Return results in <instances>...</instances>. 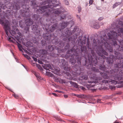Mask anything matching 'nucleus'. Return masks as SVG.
Here are the masks:
<instances>
[{"mask_svg": "<svg viewBox=\"0 0 123 123\" xmlns=\"http://www.w3.org/2000/svg\"><path fill=\"white\" fill-rule=\"evenodd\" d=\"M104 19L103 17H101L99 18L98 19V20L99 21H101L102 20Z\"/></svg>", "mask_w": 123, "mask_h": 123, "instance_id": "13d9d810", "label": "nucleus"}, {"mask_svg": "<svg viewBox=\"0 0 123 123\" xmlns=\"http://www.w3.org/2000/svg\"><path fill=\"white\" fill-rule=\"evenodd\" d=\"M57 45L60 48H62L64 46V43L62 41H60Z\"/></svg>", "mask_w": 123, "mask_h": 123, "instance_id": "72a5a7b5", "label": "nucleus"}, {"mask_svg": "<svg viewBox=\"0 0 123 123\" xmlns=\"http://www.w3.org/2000/svg\"><path fill=\"white\" fill-rule=\"evenodd\" d=\"M82 37V36H80L79 37V40L77 39V43L76 45L77 47L78 46L80 47V55L81 56L85 57L87 53L86 47L83 45V41L82 40L81 38Z\"/></svg>", "mask_w": 123, "mask_h": 123, "instance_id": "9d476101", "label": "nucleus"}, {"mask_svg": "<svg viewBox=\"0 0 123 123\" xmlns=\"http://www.w3.org/2000/svg\"><path fill=\"white\" fill-rule=\"evenodd\" d=\"M68 82H69L72 85L76 88H78V85L77 84L74 82H73L71 81H69Z\"/></svg>", "mask_w": 123, "mask_h": 123, "instance_id": "7c9ffc66", "label": "nucleus"}, {"mask_svg": "<svg viewBox=\"0 0 123 123\" xmlns=\"http://www.w3.org/2000/svg\"><path fill=\"white\" fill-rule=\"evenodd\" d=\"M32 17L33 20L38 21L39 19L38 23H40L41 25H42V23L41 21L42 18H39V16L38 14H34L32 16Z\"/></svg>", "mask_w": 123, "mask_h": 123, "instance_id": "aec40b11", "label": "nucleus"}, {"mask_svg": "<svg viewBox=\"0 0 123 123\" xmlns=\"http://www.w3.org/2000/svg\"><path fill=\"white\" fill-rule=\"evenodd\" d=\"M101 46H98L96 49V51L98 54L102 58H103V59H101L100 60L99 58L98 60L99 61L98 62L97 60V58L96 56L95 57V58L96 59L97 62L96 64V66H94L96 67H99L100 69L102 70L104 72L105 70L106 67L103 64L105 62V61L104 59L106 58V56L104 55L103 54L106 56L108 55V53L105 50H104L103 48L102 47L103 46L102 45V44H101Z\"/></svg>", "mask_w": 123, "mask_h": 123, "instance_id": "423d86ee", "label": "nucleus"}, {"mask_svg": "<svg viewBox=\"0 0 123 123\" xmlns=\"http://www.w3.org/2000/svg\"><path fill=\"white\" fill-rule=\"evenodd\" d=\"M0 24L4 26L3 28L5 31L7 35V30L9 28V23L8 21L7 20H4V19H0Z\"/></svg>", "mask_w": 123, "mask_h": 123, "instance_id": "4468645a", "label": "nucleus"}, {"mask_svg": "<svg viewBox=\"0 0 123 123\" xmlns=\"http://www.w3.org/2000/svg\"><path fill=\"white\" fill-rule=\"evenodd\" d=\"M43 67L46 70H49V69H53V68L51 65L49 64H45L44 66H43Z\"/></svg>", "mask_w": 123, "mask_h": 123, "instance_id": "a878e982", "label": "nucleus"}, {"mask_svg": "<svg viewBox=\"0 0 123 123\" xmlns=\"http://www.w3.org/2000/svg\"><path fill=\"white\" fill-rule=\"evenodd\" d=\"M119 5V4L118 3H116L113 6V8H114Z\"/></svg>", "mask_w": 123, "mask_h": 123, "instance_id": "8fccbe9b", "label": "nucleus"}, {"mask_svg": "<svg viewBox=\"0 0 123 123\" xmlns=\"http://www.w3.org/2000/svg\"><path fill=\"white\" fill-rule=\"evenodd\" d=\"M29 26L26 25V26L24 27V30L25 31V33H27L29 32L30 29Z\"/></svg>", "mask_w": 123, "mask_h": 123, "instance_id": "ea45409f", "label": "nucleus"}, {"mask_svg": "<svg viewBox=\"0 0 123 123\" xmlns=\"http://www.w3.org/2000/svg\"><path fill=\"white\" fill-rule=\"evenodd\" d=\"M107 36L108 38L105 34L103 36H101L100 37L101 42L100 43L101 44H102L103 46H104L108 51L112 52L113 51L112 45H111V43L108 42L109 39H112V45L114 46H117V45L116 40L118 37L117 36L116 32L113 31H111L110 32H108Z\"/></svg>", "mask_w": 123, "mask_h": 123, "instance_id": "7ed1b4c3", "label": "nucleus"}, {"mask_svg": "<svg viewBox=\"0 0 123 123\" xmlns=\"http://www.w3.org/2000/svg\"><path fill=\"white\" fill-rule=\"evenodd\" d=\"M89 38L87 37L86 43V46L88 48V53L87 51V55L84 57L86 58L87 55L88 61L85 60L84 62L83 63V66L86 67V68L88 69L90 68V67H92L93 66H96L97 62L96 59L95 58L96 54L91 47V44H90L89 41Z\"/></svg>", "mask_w": 123, "mask_h": 123, "instance_id": "39448f33", "label": "nucleus"}, {"mask_svg": "<svg viewBox=\"0 0 123 123\" xmlns=\"http://www.w3.org/2000/svg\"><path fill=\"white\" fill-rule=\"evenodd\" d=\"M16 42V43H17V46H18V47L19 49V50L21 51L22 52H23V51L22 50V45L20 44L19 43H18V42L17 41Z\"/></svg>", "mask_w": 123, "mask_h": 123, "instance_id": "58836bf2", "label": "nucleus"}, {"mask_svg": "<svg viewBox=\"0 0 123 123\" xmlns=\"http://www.w3.org/2000/svg\"><path fill=\"white\" fill-rule=\"evenodd\" d=\"M116 32L117 34V36H120V34H122L123 35V28H121L118 29L116 31H115Z\"/></svg>", "mask_w": 123, "mask_h": 123, "instance_id": "bb28decb", "label": "nucleus"}, {"mask_svg": "<svg viewBox=\"0 0 123 123\" xmlns=\"http://www.w3.org/2000/svg\"><path fill=\"white\" fill-rule=\"evenodd\" d=\"M92 70V71H93L94 72H99V70L97 68H96L95 67H91Z\"/></svg>", "mask_w": 123, "mask_h": 123, "instance_id": "a19ab883", "label": "nucleus"}, {"mask_svg": "<svg viewBox=\"0 0 123 123\" xmlns=\"http://www.w3.org/2000/svg\"><path fill=\"white\" fill-rule=\"evenodd\" d=\"M23 45L27 47H31L32 46V43L29 41H28L26 43H23Z\"/></svg>", "mask_w": 123, "mask_h": 123, "instance_id": "c756f323", "label": "nucleus"}, {"mask_svg": "<svg viewBox=\"0 0 123 123\" xmlns=\"http://www.w3.org/2000/svg\"><path fill=\"white\" fill-rule=\"evenodd\" d=\"M53 117L58 121H60L61 122H64V121L60 118V117L56 115L53 116Z\"/></svg>", "mask_w": 123, "mask_h": 123, "instance_id": "f704fd0d", "label": "nucleus"}, {"mask_svg": "<svg viewBox=\"0 0 123 123\" xmlns=\"http://www.w3.org/2000/svg\"><path fill=\"white\" fill-rule=\"evenodd\" d=\"M33 22L32 19L31 18H27L25 20V23L27 26H31L33 24Z\"/></svg>", "mask_w": 123, "mask_h": 123, "instance_id": "4be33fe9", "label": "nucleus"}, {"mask_svg": "<svg viewBox=\"0 0 123 123\" xmlns=\"http://www.w3.org/2000/svg\"><path fill=\"white\" fill-rule=\"evenodd\" d=\"M54 47L53 45H49L48 46V48L49 51H52L54 49Z\"/></svg>", "mask_w": 123, "mask_h": 123, "instance_id": "4c0bfd02", "label": "nucleus"}, {"mask_svg": "<svg viewBox=\"0 0 123 123\" xmlns=\"http://www.w3.org/2000/svg\"><path fill=\"white\" fill-rule=\"evenodd\" d=\"M86 35H85V36H84L82 40L83 43V45L84 44H86Z\"/></svg>", "mask_w": 123, "mask_h": 123, "instance_id": "37998d69", "label": "nucleus"}, {"mask_svg": "<svg viewBox=\"0 0 123 123\" xmlns=\"http://www.w3.org/2000/svg\"><path fill=\"white\" fill-rule=\"evenodd\" d=\"M38 62L40 64H42V62L41 61L39 60H38Z\"/></svg>", "mask_w": 123, "mask_h": 123, "instance_id": "0e129e2a", "label": "nucleus"}, {"mask_svg": "<svg viewBox=\"0 0 123 123\" xmlns=\"http://www.w3.org/2000/svg\"><path fill=\"white\" fill-rule=\"evenodd\" d=\"M119 42L120 44L123 47V40L120 39L119 41Z\"/></svg>", "mask_w": 123, "mask_h": 123, "instance_id": "603ef678", "label": "nucleus"}, {"mask_svg": "<svg viewBox=\"0 0 123 123\" xmlns=\"http://www.w3.org/2000/svg\"><path fill=\"white\" fill-rule=\"evenodd\" d=\"M93 3V0H90L89 1V3L90 5H92Z\"/></svg>", "mask_w": 123, "mask_h": 123, "instance_id": "052dcab7", "label": "nucleus"}, {"mask_svg": "<svg viewBox=\"0 0 123 123\" xmlns=\"http://www.w3.org/2000/svg\"><path fill=\"white\" fill-rule=\"evenodd\" d=\"M47 53V51L46 50L44 49H43L41 51V53L43 55H46Z\"/></svg>", "mask_w": 123, "mask_h": 123, "instance_id": "a18cd8bd", "label": "nucleus"}, {"mask_svg": "<svg viewBox=\"0 0 123 123\" xmlns=\"http://www.w3.org/2000/svg\"><path fill=\"white\" fill-rule=\"evenodd\" d=\"M10 27H9V29L7 30L8 33V31H9V30H10ZM6 35L7 36H7H6V37H7L8 40L10 42L14 43V40H15V39H16V40L19 43H20L21 42L22 38L19 36L17 35L16 37V36H15V38H14V37L11 36H8V34H7H7Z\"/></svg>", "mask_w": 123, "mask_h": 123, "instance_id": "2eb2a0df", "label": "nucleus"}, {"mask_svg": "<svg viewBox=\"0 0 123 123\" xmlns=\"http://www.w3.org/2000/svg\"><path fill=\"white\" fill-rule=\"evenodd\" d=\"M114 64L112 66V67H111V68H113V69H111L110 70H106L103 73H102V74L100 73L102 76L103 77V78L106 79H108L109 80H103L102 81L103 83H105L108 84L110 83V82H111L112 84H116L117 83V81L115 80H113L111 79L110 78L113 77L115 80H121L122 79V77L121 76L119 75V74H121L122 73H120L119 71L117 72H112L111 70H113L114 71H115L116 69L115 68Z\"/></svg>", "mask_w": 123, "mask_h": 123, "instance_id": "20e7f679", "label": "nucleus"}, {"mask_svg": "<svg viewBox=\"0 0 123 123\" xmlns=\"http://www.w3.org/2000/svg\"><path fill=\"white\" fill-rule=\"evenodd\" d=\"M91 23H92V24H90V25L91 27H93L94 28L98 29L99 27V25L98 23H97L96 21L92 20Z\"/></svg>", "mask_w": 123, "mask_h": 123, "instance_id": "412c9836", "label": "nucleus"}, {"mask_svg": "<svg viewBox=\"0 0 123 123\" xmlns=\"http://www.w3.org/2000/svg\"><path fill=\"white\" fill-rule=\"evenodd\" d=\"M64 3L65 4L67 5H69V3L68 0H65Z\"/></svg>", "mask_w": 123, "mask_h": 123, "instance_id": "5fc2aeb1", "label": "nucleus"}, {"mask_svg": "<svg viewBox=\"0 0 123 123\" xmlns=\"http://www.w3.org/2000/svg\"><path fill=\"white\" fill-rule=\"evenodd\" d=\"M61 30H57L55 31L54 34L53 33V34L47 33L43 34V38L45 40L49 41V42L50 43L53 37L58 36L61 37V36H66L68 34L67 33H68V31L67 29H66L63 32H62Z\"/></svg>", "mask_w": 123, "mask_h": 123, "instance_id": "6e6552de", "label": "nucleus"}, {"mask_svg": "<svg viewBox=\"0 0 123 123\" xmlns=\"http://www.w3.org/2000/svg\"><path fill=\"white\" fill-rule=\"evenodd\" d=\"M32 29L36 35H40V29L37 25H33L32 27Z\"/></svg>", "mask_w": 123, "mask_h": 123, "instance_id": "f3484780", "label": "nucleus"}, {"mask_svg": "<svg viewBox=\"0 0 123 123\" xmlns=\"http://www.w3.org/2000/svg\"><path fill=\"white\" fill-rule=\"evenodd\" d=\"M116 49L118 51H123V46H120L119 45H118L117 46Z\"/></svg>", "mask_w": 123, "mask_h": 123, "instance_id": "473e14b6", "label": "nucleus"}, {"mask_svg": "<svg viewBox=\"0 0 123 123\" xmlns=\"http://www.w3.org/2000/svg\"><path fill=\"white\" fill-rule=\"evenodd\" d=\"M66 15L64 14H61V19H63L65 18Z\"/></svg>", "mask_w": 123, "mask_h": 123, "instance_id": "864d4df0", "label": "nucleus"}, {"mask_svg": "<svg viewBox=\"0 0 123 123\" xmlns=\"http://www.w3.org/2000/svg\"><path fill=\"white\" fill-rule=\"evenodd\" d=\"M81 89L84 91H85L86 90V89L84 87L82 86L81 88Z\"/></svg>", "mask_w": 123, "mask_h": 123, "instance_id": "69168bd1", "label": "nucleus"}, {"mask_svg": "<svg viewBox=\"0 0 123 123\" xmlns=\"http://www.w3.org/2000/svg\"><path fill=\"white\" fill-rule=\"evenodd\" d=\"M106 61L109 64L113 65L112 64L113 62V60L112 58L109 57H107Z\"/></svg>", "mask_w": 123, "mask_h": 123, "instance_id": "cd10ccee", "label": "nucleus"}, {"mask_svg": "<svg viewBox=\"0 0 123 123\" xmlns=\"http://www.w3.org/2000/svg\"><path fill=\"white\" fill-rule=\"evenodd\" d=\"M13 95L16 98H18V96L17 95L14 94Z\"/></svg>", "mask_w": 123, "mask_h": 123, "instance_id": "bf43d9fd", "label": "nucleus"}, {"mask_svg": "<svg viewBox=\"0 0 123 123\" xmlns=\"http://www.w3.org/2000/svg\"><path fill=\"white\" fill-rule=\"evenodd\" d=\"M55 92H58L59 93H61L62 92L61 91L56 90L55 91Z\"/></svg>", "mask_w": 123, "mask_h": 123, "instance_id": "774afa93", "label": "nucleus"}, {"mask_svg": "<svg viewBox=\"0 0 123 123\" xmlns=\"http://www.w3.org/2000/svg\"><path fill=\"white\" fill-rule=\"evenodd\" d=\"M45 2H48L51 6H54L52 7L53 10L50 11L49 13V15H52L53 17L51 18H53L55 14L58 15L59 14L63 12V7H60L59 8H56L55 9L54 8L56 7L59 5V0H45Z\"/></svg>", "mask_w": 123, "mask_h": 123, "instance_id": "0eeeda50", "label": "nucleus"}, {"mask_svg": "<svg viewBox=\"0 0 123 123\" xmlns=\"http://www.w3.org/2000/svg\"><path fill=\"white\" fill-rule=\"evenodd\" d=\"M14 15L16 19H20V15H18L17 13H15Z\"/></svg>", "mask_w": 123, "mask_h": 123, "instance_id": "c03bdc74", "label": "nucleus"}, {"mask_svg": "<svg viewBox=\"0 0 123 123\" xmlns=\"http://www.w3.org/2000/svg\"><path fill=\"white\" fill-rule=\"evenodd\" d=\"M115 68L116 69L115 72L119 71L120 73H123V59L120 61V63H116L114 64ZM112 72H113V70L111 71ZM115 71H114L115 72Z\"/></svg>", "mask_w": 123, "mask_h": 123, "instance_id": "ddd939ff", "label": "nucleus"}, {"mask_svg": "<svg viewBox=\"0 0 123 123\" xmlns=\"http://www.w3.org/2000/svg\"><path fill=\"white\" fill-rule=\"evenodd\" d=\"M13 9L16 10H18L20 8L19 4V3H14L12 5Z\"/></svg>", "mask_w": 123, "mask_h": 123, "instance_id": "393cba45", "label": "nucleus"}, {"mask_svg": "<svg viewBox=\"0 0 123 123\" xmlns=\"http://www.w3.org/2000/svg\"><path fill=\"white\" fill-rule=\"evenodd\" d=\"M77 96L79 98H84V95L83 94H78L77 95Z\"/></svg>", "mask_w": 123, "mask_h": 123, "instance_id": "de8ad7c7", "label": "nucleus"}, {"mask_svg": "<svg viewBox=\"0 0 123 123\" xmlns=\"http://www.w3.org/2000/svg\"><path fill=\"white\" fill-rule=\"evenodd\" d=\"M83 77L85 80H87L88 78V76H87L85 75L83 76Z\"/></svg>", "mask_w": 123, "mask_h": 123, "instance_id": "4d7b16f0", "label": "nucleus"}, {"mask_svg": "<svg viewBox=\"0 0 123 123\" xmlns=\"http://www.w3.org/2000/svg\"><path fill=\"white\" fill-rule=\"evenodd\" d=\"M78 29L77 27H75L74 29L71 32H69L68 30V34L66 36H61V37L64 38H63L64 41L68 42V44L65 46L64 50L65 51H67V54H70L72 53H73L70 55L68 56L67 58H69L70 57V58L69 62L72 65H74L77 62L79 64H81V58L80 57L79 55L80 54V52L79 50L77 49V46L75 42L76 39L77 38V36L79 35V33H77L76 35H74L71 36L69 37L72 35L74 34V32H76L78 31Z\"/></svg>", "mask_w": 123, "mask_h": 123, "instance_id": "f257e3e1", "label": "nucleus"}, {"mask_svg": "<svg viewBox=\"0 0 123 123\" xmlns=\"http://www.w3.org/2000/svg\"><path fill=\"white\" fill-rule=\"evenodd\" d=\"M72 22L71 21L69 22H65V21L62 22V23L60 24V28L61 29H57V30H61V32H63V31H64L66 29H67L68 30V31H69V32H72V31L75 28V27H77V28L78 29V30L77 32H74V35H76V34L78 33H79V34L80 33V31L79 30V29L78 27L77 26H75L72 31H70V30L68 28H66L65 30H64L63 31L62 30L63 29L66 27L67 26H70V28H69L71 27L72 26V25L71 24V23H72Z\"/></svg>", "mask_w": 123, "mask_h": 123, "instance_id": "f8f14e48", "label": "nucleus"}, {"mask_svg": "<svg viewBox=\"0 0 123 123\" xmlns=\"http://www.w3.org/2000/svg\"><path fill=\"white\" fill-rule=\"evenodd\" d=\"M24 57H25L28 60H29L31 59L30 57L27 55L26 54L25 55L24 54Z\"/></svg>", "mask_w": 123, "mask_h": 123, "instance_id": "3c124183", "label": "nucleus"}, {"mask_svg": "<svg viewBox=\"0 0 123 123\" xmlns=\"http://www.w3.org/2000/svg\"><path fill=\"white\" fill-rule=\"evenodd\" d=\"M60 65L66 71L64 72L66 78L68 79L71 80L72 77L70 73L68 72L73 73V71L71 69L69 65H68L67 62L64 59H61L59 60Z\"/></svg>", "mask_w": 123, "mask_h": 123, "instance_id": "1a4fd4ad", "label": "nucleus"}, {"mask_svg": "<svg viewBox=\"0 0 123 123\" xmlns=\"http://www.w3.org/2000/svg\"><path fill=\"white\" fill-rule=\"evenodd\" d=\"M49 55L51 57L54 58L58 56V54L55 53L52 51H51Z\"/></svg>", "mask_w": 123, "mask_h": 123, "instance_id": "2f4dec72", "label": "nucleus"}, {"mask_svg": "<svg viewBox=\"0 0 123 123\" xmlns=\"http://www.w3.org/2000/svg\"><path fill=\"white\" fill-rule=\"evenodd\" d=\"M97 102L98 103H100L101 102V100L100 99H98L97 100Z\"/></svg>", "mask_w": 123, "mask_h": 123, "instance_id": "338daca9", "label": "nucleus"}, {"mask_svg": "<svg viewBox=\"0 0 123 123\" xmlns=\"http://www.w3.org/2000/svg\"><path fill=\"white\" fill-rule=\"evenodd\" d=\"M31 57L33 59L34 61L35 62H37V59L36 57H35L33 56H32Z\"/></svg>", "mask_w": 123, "mask_h": 123, "instance_id": "6e6d98bb", "label": "nucleus"}, {"mask_svg": "<svg viewBox=\"0 0 123 123\" xmlns=\"http://www.w3.org/2000/svg\"><path fill=\"white\" fill-rule=\"evenodd\" d=\"M32 72L37 78L38 80H41L43 78L39 75V74L37 73L34 71H33Z\"/></svg>", "mask_w": 123, "mask_h": 123, "instance_id": "c85d7f7f", "label": "nucleus"}, {"mask_svg": "<svg viewBox=\"0 0 123 123\" xmlns=\"http://www.w3.org/2000/svg\"><path fill=\"white\" fill-rule=\"evenodd\" d=\"M50 20L51 23H55V24L50 27L49 29V32H52L56 28L57 26V24L56 23L57 21L56 19L53 18H51Z\"/></svg>", "mask_w": 123, "mask_h": 123, "instance_id": "dca6fc26", "label": "nucleus"}, {"mask_svg": "<svg viewBox=\"0 0 123 123\" xmlns=\"http://www.w3.org/2000/svg\"><path fill=\"white\" fill-rule=\"evenodd\" d=\"M76 16L77 18L79 19L80 20V17L78 15H76Z\"/></svg>", "mask_w": 123, "mask_h": 123, "instance_id": "e2e57ef3", "label": "nucleus"}, {"mask_svg": "<svg viewBox=\"0 0 123 123\" xmlns=\"http://www.w3.org/2000/svg\"><path fill=\"white\" fill-rule=\"evenodd\" d=\"M80 63H81V62ZM78 65L77 64H76L72 66V69H73L74 70H73V69H72L71 68V69L73 71V73H72L71 72H68L69 73H70L72 74H74V73H75L78 70V68H79V65H81V63L80 64H79L78 63Z\"/></svg>", "mask_w": 123, "mask_h": 123, "instance_id": "b1692460", "label": "nucleus"}, {"mask_svg": "<svg viewBox=\"0 0 123 123\" xmlns=\"http://www.w3.org/2000/svg\"><path fill=\"white\" fill-rule=\"evenodd\" d=\"M57 37H53L50 42V43H52L53 44L57 45L59 43V42L58 41V39Z\"/></svg>", "mask_w": 123, "mask_h": 123, "instance_id": "5701e85b", "label": "nucleus"}, {"mask_svg": "<svg viewBox=\"0 0 123 123\" xmlns=\"http://www.w3.org/2000/svg\"><path fill=\"white\" fill-rule=\"evenodd\" d=\"M11 4L9 2H6L5 5L0 2V12L1 11V9H5L6 8L8 9H10L11 7Z\"/></svg>", "mask_w": 123, "mask_h": 123, "instance_id": "a211bd4d", "label": "nucleus"}, {"mask_svg": "<svg viewBox=\"0 0 123 123\" xmlns=\"http://www.w3.org/2000/svg\"><path fill=\"white\" fill-rule=\"evenodd\" d=\"M19 25L20 28L23 29L25 26V24L23 22L22 20H20L19 22Z\"/></svg>", "mask_w": 123, "mask_h": 123, "instance_id": "e433bc0d", "label": "nucleus"}, {"mask_svg": "<svg viewBox=\"0 0 123 123\" xmlns=\"http://www.w3.org/2000/svg\"><path fill=\"white\" fill-rule=\"evenodd\" d=\"M52 94L53 95H54V96H55V97H57L58 96L55 93H52Z\"/></svg>", "mask_w": 123, "mask_h": 123, "instance_id": "680f3d73", "label": "nucleus"}, {"mask_svg": "<svg viewBox=\"0 0 123 123\" xmlns=\"http://www.w3.org/2000/svg\"><path fill=\"white\" fill-rule=\"evenodd\" d=\"M56 80L57 82H59L60 83L62 84H65L66 83V82L65 80H63L60 78H57Z\"/></svg>", "mask_w": 123, "mask_h": 123, "instance_id": "c9c22d12", "label": "nucleus"}, {"mask_svg": "<svg viewBox=\"0 0 123 123\" xmlns=\"http://www.w3.org/2000/svg\"><path fill=\"white\" fill-rule=\"evenodd\" d=\"M78 13H80L82 10V8L80 6H79L77 8Z\"/></svg>", "mask_w": 123, "mask_h": 123, "instance_id": "09e8293b", "label": "nucleus"}, {"mask_svg": "<svg viewBox=\"0 0 123 123\" xmlns=\"http://www.w3.org/2000/svg\"><path fill=\"white\" fill-rule=\"evenodd\" d=\"M114 53L116 55L114 57L116 60H120L119 61L120 62V60H123V54L121 53H119V52L116 51H115Z\"/></svg>", "mask_w": 123, "mask_h": 123, "instance_id": "6ab92c4d", "label": "nucleus"}, {"mask_svg": "<svg viewBox=\"0 0 123 123\" xmlns=\"http://www.w3.org/2000/svg\"><path fill=\"white\" fill-rule=\"evenodd\" d=\"M30 0L31 5L33 9L39 8L36 11L37 13L43 14L45 12V16L47 17L49 16V13L53 10L52 8L54 6H51L48 2H45V0H23L22 3L23 9H21L19 11L21 16L26 17L29 16L30 7L27 3Z\"/></svg>", "mask_w": 123, "mask_h": 123, "instance_id": "f03ea898", "label": "nucleus"}, {"mask_svg": "<svg viewBox=\"0 0 123 123\" xmlns=\"http://www.w3.org/2000/svg\"><path fill=\"white\" fill-rule=\"evenodd\" d=\"M91 79L93 80L92 82L91 81V83L90 84H87L86 86L88 90H91L93 92L96 91L97 89H95L91 88V87H93L95 86V84L98 83V80H99V77L97 76L96 75L94 74L93 76L91 77Z\"/></svg>", "mask_w": 123, "mask_h": 123, "instance_id": "9b49d317", "label": "nucleus"}, {"mask_svg": "<svg viewBox=\"0 0 123 123\" xmlns=\"http://www.w3.org/2000/svg\"><path fill=\"white\" fill-rule=\"evenodd\" d=\"M41 43L42 46H45L47 44L46 42L43 40H42L41 41Z\"/></svg>", "mask_w": 123, "mask_h": 123, "instance_id": "49530a36", "label": "nucleus"}, {"mask_svg": "<svg viewBox=\"0 0 123 123\" xmlns=\"http://www.w3.org/2000/svg\"><path fill=\"white\" fill-rule=\"evenodd\" d=\"M9 32L11 35L12 36H14V35H15L16 34V32L12 30L11 31H9Z\"/></svg>", "mask_w": 123, "mask_h": 123, "instance_id": "79ce46f5", "label": "nucleus"}]
</instances>
